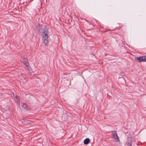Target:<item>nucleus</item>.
Instances as JSON below:
<instances>
[{
    "mask_svg": "<svg viewBox=\"0 0 146 146\" xmlns=\"http://www.w3.org/2000/svg\"><path fill=\"white\" fill-rule=\"evenodd\" d=\"M43 42L45 45L47 44L48 42L49 37L48 32L47 29L45 27L42 31Z\"/></svg>",
    "mask_w": 146,
    "mask_h": 146,
    "instance_id": "f257e3e1",
    "label": "nucleus"
},
{
    "mask_svg": "<svg viewBox=\"0 0 146 146\" xmlns=\"http://www.w3.org/2000/svg\"><path fill=\"white\" fill-rule=\"evenodd\" d=\"M21 61L23 62L24 66L25 67L26 69L27 70V71H30V67L29 66V63L25 56H24V57H23L22 56H21Z\"/></svg>",
    "mask_w": 146,
    "mask_h": 146,
    "instance_id": "f03ea898",
    "label": "nucleus"
},
{
    "mask_svg": "<svg viewBox=\"0 0 146 146\" xmlns=\"http://www.w3.org/2000/svg\"><path fill=\"white\" fill-rule=\"evenodd\" d=\"M135 60L138 62H146V55L145 56L136 58Z\"/></svg>",
    "mask_w": 146,
    "mask_h": 146,
    "instance_id": "7ed1b4c3",
    "label": "nucleus"
},
{
    "mask_svg": "<svg viewBox=\"0 0 146 146\" xmlns=\"http://www.w3.org/2000/svg\"><path fill=\"white\" fill-rule=\"evenodd\" d=\"M112 135L114 139L118 141H119V137L117 135L116 131H113L112 133Z\"/></svg>",
    "mask_w": 146,
    "mask_h": 146,
    "instance_id": "20e7f679",
    "label": "nucleus"
},
{
    "mask_svg": "<svg viewBox=\"0 0 146 146\" xmlns=\"http://www.w3.org/2000/svg\"><path fill=\"white\" fill-rule=\"evenodd\" d=\"M21 104L23 108L27 110H30L31 109V108L25 103H21Z\"/></svg>",
    "mask_w": 146,
    "mask_h": 146,
    "instance_id": "39448f33",
    "label": "nucleus"
},
{
    "mask_svg": "<svg viewBox=\"0 0 146 146\" xmlns=\"http://www.w3.org/2000/svg\"><path fill=\"white\" fill-rule=\"evenodd\" d=\"M90 142V139L88 138L86 139L84 141V144H88Z\"/></svg>",
    "mask_w": 146,
    "mask_h": 146,
    "instance_id": "423d86ee",
    "label": "nucleus"
},
{
    "mask_svg": "<svg viewBox=\"0 0 146 146\" xmlns=\"http://www.w3.org/2000/svg\"><path fill=\"white\" fill-rule=\"evenodd\" d=\"M132 144V142L131 140H129L127 141V145L128 146H131Z\"/></svg>",
    "mask_w": 146,
    "mask_h": 146,
    "instance_id": "0eeeda50",
    "label": "nucleus"
},
{
    "mask_svg": "<svg viewBox=\"0 0 146 146\" xmlns=\"http://www.w3.org/2000/svg\"><path fill=\"white\" fill-rule=\"evenodd\" d=\"M15 98L16 99H18L19 98V97L18 96H16V97H15Z\"/></svg>",
    "mask_w": 146,
    "mask_h": 146,
    "instance_id": "6e6552de",
    "label": "nucleus"
}]
</instances>
